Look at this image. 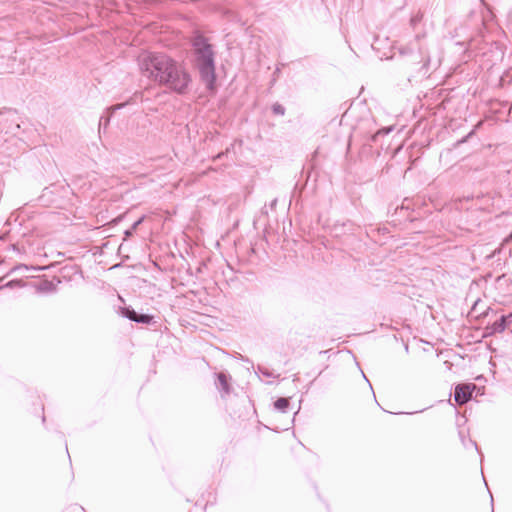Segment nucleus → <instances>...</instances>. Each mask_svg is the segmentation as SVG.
I'll list each match as a JSON object with an SVG mask.
<instances>
[{
    "mask_svg": "<svg viewBox=\"0 0 512 512\" xmlns=\"http://www.w3.org/2000/svg\"><path fill=\"white\" fill-rule=\"evenodd\" d=\"M276 204H277V199L275 198V199H273V200L270 202L269 206H270V208H271V209H274V208H275V206H276Z\"/></svg>",
    "mask_w": 512,
    "mask_h": 512,
    "instance_id": "21",
    "label": "nucleus"
},
{
    "mask_svg": "<svg viewBox=\"0 0 512 512\" xmlns=\"http://www.w3.org/2000/svg\"><path fill=\"white\" fill-rule=\"evenodd\" d=\"M470 441H471V443L475 446V448H476V449H478V447H477V443H476V442H474V441H472V440H470Z\"/></svg>",
    "mask_w": 512,
    "mask_h": 512,
    "instance_id": "25",
    "label": "nucleus"
},
{
    "mask_svg": "<svg viewBox=\"0 0 512 512\" xmlns=\"http://www.w3.org/2000/svg\"><path fill=\"white\" fill-rule=\"evenodd\" d=\"M413 59L417 60L420 58L421 65L417 69V73L421 77H426L429 74L431 58L430 56L423 50L422 47H419V55H412Z\"/></svg>",
    "mask_w": 512,
    "mask_h": 512,
    "instance_id": "4",
    "label": "nucleus"
},
{
    "mask_svg": "<svg viewBox=\"0 0 512 512\" xmlns=\"http://www.w3.org/2000/svg\"><path fill=\"white\" fill-rule=\"evenodd\" d=\"M408 52H409L408 48H404V49L400 50V53L403 54V55L407 54Z\"/></svg>",
    "mask_w": 512,
    "mask_h": 512,
    "instance_id": "24",
    "label": "nucleus"
},
{
    "mask_svg": "<svg viewBox=\"0 0 512 512\" xmlns=\"http://www.w3.org/2000/svg\"><path fill=\"white\" fill-rule=\"evenodd\" d=\"M271 109L275 115H280V116H283L286 111L285 107L283 105H281L280 103H274L272 105Z\"/></svg>",
    "mask_w": 512,
    "mask_h": 512,
    "instance_id": "14",
    "label": "nucleus"
},
{
    "mask_svg": "<svg viewBox=\"0 0 512 512\" xmlns=\"http://www.w3.org/2000/svg\"><path fill=\"white\" fill-rule=\"evenodd\" d=\"M144 219H145V216L140 217L138 220H136L132 224V226L129 229L125 230V232H124L125 239H128L134 235V232L136 231L138 226L144 221Z\"/></svg>",
    "mask_w": 512,
    "mask_h": 512,
    "instance_id": "12",
    "label": "nucleus"
},
{
    "mask_svg": "<svg viewBox=\"0 0 512 512\" xmlns=\"http://www.w3.org/2000/svg\"><path fill=\"white\" fill-rule=\"evenodd\" d=\"M392 130H393L392 126L379 129L377 132H375L374 134L371 135V141L377 142V140L380 136L388 135L390 132H392Z\"/></svg>",
    "mask_w": 512,
    "mask_h": 512,
    "instance_id": "13",
    "label": "nucleus"
},
{
    "mask_svg": "<svg viewBox=\"0 0 512 512\" xmlns=\"http://www.w3.org/2000/svg\"><path fill=\"white\" fill-rule=\"evenodd\" d=\"M474 134V131L472 130L469 134H467L465 137H463L462 139L458 140L456 143H455V146H459L465 142H467L468 138L471 137L472 135Z\"/></svg>",
    "mask_w": 512,
    "mask_h": 512,
    "instance_id": "19",
    "label": "nucleus"
},
{
    "mask_svg": "<svg viewBox=\"0 0 512 512\" xmlns=\"http://www.w3.org/2000/svg\"><path fill=\"white\" fill-rule=\"evenodd\" d=\"M490 497H491V505L493 506L494 499H493V496L491 493H490Z\"/></svg>",
    "mask_w": 512,
    "mask_h": 512,
    "instance_id": "26",
    "label": "nucleus"
},
{
    "mask_svg": "<svg viewBox=\"0 0 512 512\" xmlns=\"http://www.w3.org/2000/svg\"><path fill=\"white\" fill-rule=\"evenodd\" d=\"M57 290V284L51 280H43L37 285V291L42 293H53Z\"/></svg>",
    "mask_w": 512,
    "mask_h": 512,
    "instance_id": "8",
    "label": "nucleus"
},
{
    "mask_svg": "<svg viewBox=\"0 0 512 512\" xmlns=\"http://www.w3.org/2000/svg\"><path fill=\"white\" fill-rule=\"evenodd\" d=\"M120 314L122 317L134 322L138 312L131 306H125L120 309Z\"/></svg>",
    "mask_w": 512,
    "mask_h": 512,
    "instance_id": "11",
    "label": "nucleus"
},
{
    "mask_svg": "<svg viewBox=\"0 0 512 512\" xmlns=\"http://www.w3.org/2000/svg\"><path fill=\"white\" fill-rule=\"evenodd\" d=\"M363 378H365V381H368V378H366V375L363 374Z\"/></svg>",
    "mask_w": 512,
    "mask_h": 512,
    "instance_id": "28",
    "label": "nucleus"
},
{
    "mask_svg": "<svg viewBox=\"0 0 512 512\" xmlns=\"http://www.w3.org/2000/svg\"><path fill=\"white\" fill-rule=\"evenodd\" d=\"M123 106H124V104H120V105H116V106H112L110 108H107L106 114H104V115H102L100 117L99 127L101 128L103 126L104 128H106L108 126L109 122H110V118H111L112 114L116 110L121 109Z\"/></svg>",
    "mask_w": 512,
    "mask_h": 512,
    "instance_id": "7",
    "label": "nucleus"
},
{
    "mask_svg": "<svg viewBox=\"0 0 512 512\" xmlns=\"http://www.w3.org/2000/svg\"><path fill=\"white\" fill-rule=\"evenodd\" d=\"M8 121V118L6 117V114L5 113H0V121Z\"/></svg>",
    "mask_w": 512,
    "mask_h": 512,
    "instance_id": "23",
    "label": "nucleus"
},
{
    "mask_svg": "<svg viewBox=\"0 0 512 512\" xmlns=\"http://www.w3.org/2000/svg\"><path fill=\"white\" fill-rule=\"evenodd\" d=\"M16 283H18V281H16V280H12V281H9V282L6 284V286H8V287H14V285H15Z\"/></svg>",
    "mask_w": 512,
    "mask_h": 512,
    "instance_id": "22",
    "label": "nucleus"
},
{
    "mask_svg": "<svg viewBox=\"0 0 512 512\" xmlns=\"http://www.w3.org/2000/svg\"><path fill=\"white\" fill-rule=\"evenodd\" d=\"M20 129V125L18 123H14L13 127H9L8 130H6V134L10 133L12 135H17V131Z\"/></svg>",
    "mask_w": 512,
    "mask_h": 512,
    "instance_id": "18",
    "label": "nucleus"
},
{
    "mask_svg": "<svg viewBox=\"0 0 512 512\" xmlns=\"http://www.w3.org/2000/svg\"><path fill=\"white\" fill-rule=\"evenodd\" d=\"M289 406H290V399L286 398V397H279L274 402V408L281 413H286Z\"/></svg>",
    "mask_w": 512,
    "mask_h": 512,
    "instance_id": "10",
    "label": "nucleus"
},
{
    "mask_svg": "<svg viewBox=\"0 0 512 512\" xmlns=\"http://www.w3.org/2000/svg\"><path fill=\"white\" fill-rule=\"evenodd\" d=\"M138 66L144 77L180 95L187 92L192 81L185 67L163 52L140 54Z\"/></svg>",
    "mask_w": 512,
    "mask_h": 512,
    "instance_id": "1",
    "label": "nucleus"
},
{
    "mask_svg": "<svg viewBox=\"0 0 512 512\" xmlns=\"http://www.w3.org/2000/svg\"><path fill=\"white\" fill-rule=\"evenodd\" d=\"M423 15L421 13H417L413 15L410 19V25L415 27L418 23L421 22Z\"/></svg>",
    "mask_w": 512,
    "mask_h": 512,
    "instance_id": "16",
    "label": "nucleus"
},
{
    "mask_svg": "<svg viewBox=\"0 0 512 512\" xmlns=\"http://www.w3.org/2000/svg\"><path fill=\"white\" fill-rule=\"evenodd\" d=\"M134 322L137 324H144V325H153L156 323L155 317L153 315L139 313V312H138L137 317L135 318Z\"/></svg>",
    "mask_w": 512,
    "mask_h": 512,
    "instance_id": "9",
    "label": "nucleus"
},
{
    "mask_svg": "<svg viewBox=\"0 0 512 512\" xmlns=\"http://www.w3.org/2000/svg\"><path fill=\"white\" fill-rule=\"evenodd\" d=\"M279 74H280V68L276 67L275 71L273 72V77H272V80H271V86L274 85V83L276 82L277 78L279 77Z\"/></svg>",
    "mask_w": 512,
    "mask_h": 512,
    "instance_id": "20",
    "label": "nucleus"
},
{
    "mask_svg": "<svg viewBox=\"0 0 512 512\" xmlns=\"http://www.w3.org/2000/svg\"><path fill=\"white\" fill-rule=\"evenodd\" d=\"M234 148V144H231L230 147H227L225 151H222L220 153H218L215 157H214V160H220L222 159L225 155H227L229 152H231V149Z\"/></svg>",
    "mask_w": 512,
    "mask_h": 512,
    "instance_id": "17",
    "label": "nucleus"
},
{
    "mask_svg": "<svg viewBox=\"0 0 512 512\" xmlns=\"http://www.w3.org/2000/svg\"><path fill=\"white\" fill-rule=\"evenodd\" d=\"M512 319V314L510 315H502L499 319H497L494 323H492L490 326L487 327V330H489L488 334H496L503 332L508 323Z\"/></svg>",
    "mask_w": 512,
    "mask_h": 512,
    "instance_id": "5",
    "label": "nucleus"
},
{
    "mask_svg": "<svg viewBox=\"0 0 512 512\" xmlns=\"http://www.w3.org/2000/svg\"><path fill=\"white\" fill-rule=\"evenodd\" d=\"M257 370L265 377H275L274 373L264 366L258 365Z\"/></svg>",
    "mask_w": 512,
    "mask_h": 512,
    "instance_id": "15",
    "label": "nucleus"
},
{
    "mask_svg": "<svg viewBox=\"0 0 512 512\" xmlns=\"http://www.w3.org/2000/svg\"><path fill=\"white\" fill-rule=\"evenodd\" d=\"M216 376H217L216 386L221 392V397H225V396L229 395L231 392V386L229 384L228 376L223 372L217 373Z\"/></svg>",
    "mask_w": 512,
    "mask_h": 512,
    "instance_id": "6",
    "label": "nucleus"
},
{
    "mask_svg": "<svg viewBox=\"0 0 512 512\" xmlns=\"http://www.w3.org/2000/svg\"><path fill=\"white\" fill-rule=\"evenodd\" d=\"M363 378H365V381H368V378H366V375L363 374Z\"/></svg>",
    "mask_w": 512,
    "mask_h": 512,
    "instance_id": "27",
    "label": "nucleus"
},
{
    "mask_svg": "<svg viewBox=\"0 0 512 512\" xmlns=\"http://www.w3.org/2000/svg\"><path fill=\"white\" fill-rule=\"evenodd\" d=\"M474 383H460L454 388V400L458 405L468 403L473 396L474 391L477 389Z\"/></svg>",
    "mask_w": 512,
    "mask_h": 512,
    "instance_id": "3",
    "label": "nucleus"
},
{
    "mask_svg": "<svg viewBox=\"0 0 512 512\" xmlns=\"http://www.w3.org/2000/svg\"><path fill=\"white\" fill-rule=\"evenodd\" d=\"M193 65L199 73L201 82L207 90L213 91L216 87L215 51L209 39L199 31L191 37Z\"/></svg>",
    "mask_w": 512,
    "mask_h": 512,
    "instance_id": "2",
    "label": "nucleus"
}]
</instances>
